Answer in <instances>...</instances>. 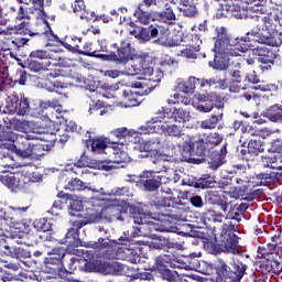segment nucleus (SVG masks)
Segmentation results:
<instances>
[{
	"label": "nucleus",
	"mask_w": 282,
	"mask_h": 282,
	"mask_svg": "<svg viewBox=\"0 0 282 282\" xmlns=\"http://www.w3.org/2000/svg\"><path fill=\"white\" fill-rule=\"evenodd\" d=\"M86 270L88 272H100L101 274H111V261L110 262H100L96 268H89V262H86Z\"/></svg>",
	"instance_id": "3c124183"
},
{
	"label": "nucleus",
	"mask_w": 282,
	"mask_h": 282,
	"mask_svg": "<svg viewBox=\"0 0 282 282\" xmlns=\"http://www.w3.org/2000/svg\"><path fill=\"white\" fill-rule=\"evenodd\" d=\"M65 191H98L96 187L89 186V184L80 181L79 178H72L64 185Z\"/></svg>",
	"instance_id": "a19ab883"
},
{
	"label": "nucleus",
	"mask_w": 282,
	"mask_h": 282,
	"mask_svg": "<svg viewBox=\"0 0 282 282\" xmlns=\"http://www.w3.org/2000/svg\"><path fill=\"white\" fill-rule=\"evenodd\" d=\"M93 193H99L100 195L111 196L115 197H132L133 194L131 188L123 186V187H115L110 192H105V188L100 187L99 189H93Z\"/></svg>",
	"instance_id": "58836bf2"
},
{
	"label": "nucleus",
	"mask_w": 282,
	"mask_h": 282,
	"mask_svg": "<svg viewBox=\"0 0 282 282\" xmlns=\"http://www.w3.org/2000/svg\"><path fill=\"white\" fill-rule=\"evenodd\" d=\"M228 151L226 149V145H224L220 149L219 155H218V160H215L213 162L209 163V167L213 171H217V169H219V166H221L223 164H226V155H227Z\"/></svg>",
	"instance_id": "603ef678"
},
{
	"label": "nucleus",
	"mask_w": 282,
	"mask_h": 282,
	"mask_svg": "<svg viewBox=\"0 0 282 282\" xmlns=\"http://www.w3.org/2000/svg\"><path fill=\"white\" fill-rule=\"evenodd\" d=\"M253 12L254 14H250ZM257 14H265V7L259 0H230L223 4L221 17L235 19H257L261 23L263 17Z\"/></svg>",
	"instance_id": "39448f33"
},
{
	"label": "nucleus",
	"mask_w": 282,
	"mask_h": 282,
	"mask_svg": "<svg viewBox=\"0 0 282 282\" xmlns=\"http://www.w3.org/2000/svg\"><path fill=\"white\" fill-rule=\"evenodd\" d=\"M68 85L61 80H50L45 79L42 83V89H46V91H56L58 94V89H67Z\"/></svg>",
	"instance_id": "de8ad7c7"
},
{
	"label": "nucleus",
	"mask_w": 282,
	"mask_h": 282,
	"mask_svg": "<svg viewBox=\"0 0 282 282\" xmlns=\"http://www.w3.org/2000/svg\"><path fill=\"white\" fill-rule=\"evenodd\" d=\"M30 210V206L26 207H14L10 206L7 209H0V219L4 220V224L9 228H19V219Z\"/></svg>",
	"instance_id": "a211bd4d"
},
{
	"label": "nucleus",
	"mask_w": 282,
	"mask_h": 282,
	"mask_svg": "<svg viewBox=\"0 0 282 282\" xmlns=\"http://www.w3.org/2000/svg\"><path fill=\"white\" fill-rule=\"evenodd\" d=\"M44 1L45 0H18L19 3H23L18 11V21H23V19L30 21V15L34 14V10H43Z\"/></svg>",
	"instance_id": "4be33fe9"
},
{
	"label": "nucleus",
	"mask_w": 282,
	"mask_h": 282,
	"mask_svg": "<svg viewBox=\"0 0 282 282\" xmlns=\"http://www.w3.org/2000/svg\"><path fill=\"white\" fill-rule=\"evenodd\" d=\"M216 109H218L217 115H214L210 119L202 121L200 127L203 129H215V127H217V122H221V119L224 118V112L221 111V109H224V102L216 105Z\"/></svg>",
	"instance_id": "37998d69"
},
{
	"label": "nucleus",
	"mask_w": 282,
	"mask_h": 282,
	"mask_svg": "<svg viewBox=\"0 0 282 282\" xmlns=\"http://www.w3.org/2000/svg\"><path fill=\"white\" fill-rule=\"evenodd\" d=\"M0 182L17 193L18 191H23V188H25V185L30 182V177L23 174L14 175L12 173H4L0 174Z\"/></svg>",
	"instance_id": "412c9836"
},
{
	"label": "nucleus",
	"mask_w": 282,
	"mask_h": 282,
	"mask_svg": "<svg viewBox=\"0 0 282 282\" xmlns=\"http://www.w3.org/2000/svg\"><path fill=\"white\" fill-rule=\"evenodd\" d=\"M108 94L104 95L105 98H116L121 101V107H138L140 105V96L138 93L124 87L121 83L113 84L108 87Z\"/></svg>",
	"instance_id": "9d476101"
},
{
	"label": "nucleus",
	"mask_w": 282,
	"mask_h": 282,
	"mask_svg": "<svg viewBox=\"0 0 282 282\" xmlns=\"http://www.w3.org/2000/svg\"><path fill=\"white\" fill-rule=\"evenodd\" d=\"M98 199H90V200H83L80 198H73L69 203V215L72 217H80V214L83 210L87 212L88 217H91L94 219V216L90 215V213H96V202Z\"/></svg>",
	"instance_id": "aec40b11"
},
{
	"label": "nucleus",
	"mask_w": 282,
	"mask_h": 282,
	"mask_svg": "<svg viewBox=\"0 0 282 282\" xmlns=\"http://www.w3.org/2000/svg\"><path fill=\"white\" fill-rule=\"evenodd\" d=\"M134 131L128 130L127 128H117L110 131V135L117 138L118 140H127V138H135Z\"/></svg>",
	"instance_id": "8fccbe9b"
},
{
	"label": "nucleus",
	"mask_w": 282,
	"mask_h": 282,
	"mask_svg": "<svg viewBox=\"0 0 282 282\" xmlns=\"http://www.w3.org/2000/svg\"><path fill=\"white\" fill-rule=\"evenodd\" d=\"M221 140H224V138L219 133L215 132L207 134L204 139V143L209 144L210 147H217V144H221Z\"/></svg>",
	"instance_id": "6e6d98bb"
},
{
	"label": "nucleus",
	"mask_w": 282,
	"mask_h": 282,
	"mask_svg": "<svg viewBox=\"0 0 282 282\" xmlns=\"http://www.w3.org/2000/svg\"><path fill=\"white\" fill-rule=\"evenodd\" d=\"M12 127L14 131H20V133H25L26 135L28 129L30 127V121L15 119L12 121Z\"/></svg>",
	"instance_id": "5fc2aeb1"
},
{
	"label": "nucleus",
	"mask_w": 282,
	"mask_h": 282,
	"mask_svg": "<svg viewBox=\"0 0 282 282\" xmlns=\"http://www.w3.org/2000/svg\"><path fill=\"white\" fill-rule=\"evenodd\" d=\"M258 257L261 260L251 274V280L253 282H268V274L279 265V262L274 260L273 253H268L261 248L258 249Z\"/></svg>",
	"instance_id": "1a4fd4ad"
},
{
	"label": "nucleus",
	"mask_w": 282,
	"mask_h": 282,
	"mask_svg": "<svg viewBox=\"0 0 282 282\" xmlns=\"http://www.w3.org/2000/svg\"><path fill=\"white\" fill-rule=\"evenodd\" d=\"M161 276L164 281L176 282L180 275L176 271H172L170 269H162Z\"/></svg>",
	"instance_id": "052dcab7"
},
{
	"label": "nucleus",
	"mask_w": 282,
	"mask_h": 282,
	"mask_svg": "<svg viewBox=\"0 0 282 282\" xmlns=\"http://www.w3.org/2000/svg\"><path fill=\"white\" fill-rule=\"evenodd\" d=\"M206 218L209 221H213V224H221V221H224L226 219L224 214H221L219 212H215V210H208L206 213Z\"/></svg>",
	"instance_id": "13d9d810"
},
{
	"label": "nucleus",
	"mask_w": 282,
	"mask_h": 282,
	"mask_svg": "<svg viewBox=\"0 0 282 282\" xmlns=\"http://www.w3.org/2000/svg\"><path fill=\"white\" fill-rule=\"evenodd\" d=\"M178 41L182 47H192L194 52H199L202 45V36L199 34L178 35Z\"/></svg>",
	"instance_id": "72a5a7b5"
},
{
	"label": "nucleus",
	"mask_w": 282,
	"mask_h": 282,
	"mask_svg": "<svg viewBox=\"0 0 282 282\" xmlns=\"http://www.w3.org/2000/svg\"><path fill=\"white\" fill-rule=\"evenodd\" d=\"M197 85H202V80H199V78H197V77L191 76L186 80L187 94H195V89H196Z\"/></svg>",
	"instance_id": "680f3d73"
},
{
	"label": "nucleus",
	"mask_w": 282,
	"mask_h": 282,
	"mask_svg": "<svg viewBox=\"0 0 282 282\" xmlns=\"http://www.w3.org/2000/svg\"><path fill=\"white\" fill-rule=\"evenodd\" d=\"M202 1L204 0H180V12H182L183 17L193 19L199 14L197 6H199Z\"/></svg>",
	"instance_id": "7c9ffc66"
},
{
	"label": "nucleus",
	"mask_w": 282,
	"mask_h": 282,
	"mask_svg": "<svg viewBox=\"0 0 282 282\" xmlns=\"http://www.w3.org/2000/svg\"><path fill=\"white\" fill-rule=\"evenodd\" d=\"M31 58H40L41 61H59L58 53L56 51H45V50H36L32 51L30 54Z\"/></svg>",
	"instance_id": "a18cd8bd"
},
{
	"label": "nucleus",
	"mask_w": 282,
	"mask_h": 282,
	"mask_svg": "<svg viewBox=\"0 0 282 282\" xmlns=\"http://www.w3.org/2000/svg\"><path fill=\"white\" fill-rule=\"evenodd\" d=\"M261 116L268 118L270 122H281L282 124V105L275 104L262 111Z\"/></svg>",
	"instance_id": "e433bc0d"
},
{
	"label": "nucleus",
	"mask_w": 282,
	"mask_h": 282,
	"mask_svg": "<svg viewBox=\"0 0 282 282\" xmlns=\"http://www.w3.org/2000/svg\"><path fill=\"white\" fill-rule=\"evenodd\" d=\"M162 148V141L160 137H153L151 139L144 140L140 139L138 133H134V147L135 151H140L141 153H150L148 155H155L158 153V149Z\"/></svg>",
	"instance_id": "6ab92c4d"
},
{
	"label": "nucleus",
	"mask_w": 282,
	"mask_h": 282,
	"mask_svg": "<svg viewBox=\"0 0 282 282\" xmlns=\"http://www.w3.org/2000/svg\"><path fill=\"white\" fill-rule=\"evenodd\" d=\"M214 268L218 274L217 282H240L246 274V264L239 260H234L232 271L221 259L215 262Z\"/></svg>",
	"instance_id": "0eeeda50"
},
{
	"label": "nucleus",
	"mask_w": 282,
	"mask_h": 282,
	"mask_svg": "<svg viewBox=\"0 0 282 282\" xmlns=\"http://www.w3.org/2000/svg\"><path fill=\"white\" fill-rule=\"evenodd\" d=\"M247 45H249V47L246 52H249V54H253V56H258L256 57V61H258V63H261L262 65H272V63H274V53H272V51H269L263 46L250 48L252 47V44Z\"/></svg>",
	"instance_id": "cd10ccee"
},
{
	"label": "nucleus",
	"mask_w": 282,
	"mask_h": 282,
	"mask_svg": "<svg viewBox=\"0 0 282 282\" xmlns=\"http://www.w3.org/2000/svg\"><path fill=\"white\" fill-rule=\"evenodd\" d=\"M235 225L231 223H226L223 225V231L219 237V247L221 252H227L228 254H238L239 248L237 247V235H235Z\"/></svg>",
	"instance_id": "ddd939ff"
},
{
	"label": "nucleus",
	"mask_w": 282,
	"mask_h": 282,
	"mask_svg": "<svg viewBox=\"0 0 282 282\" xmlns=\"http://www.w3.org/2000/svg\"><path fill=\"white\" fill-rule=\"evenodd\" d=\"M254 89H258L259 91H276L279 86L274 84H259L254 87Z\"/></svg>",
	"instance_id": "69168bd1"
},
{
	"label": "nucleus",
	"mask_w": 282,
	"mask_h": 282,
	"mask_svg": "<svg viewBox=\"0 0 282 282\" xmlns=\"http://www.w3.org/2000/svg\"><path fill=\"white\" fill-rule=\"evenodd\" d=\"M140 181L137 182V186L142 191L153 193L160 188V181L153 172L145 170L139 175Z\"/></svg>",
	"instance_id": "5701e85b"
},
{
	"label": "nucleus",
	"mask_w": 282,
	"mask_h": 282,
	"mask_svg": "<svg viewBox=\"0 0 282 282\" xmlns=\"http://www.w3.org/2000/svg\"><path fill=\"white\" fill-rule=\"evenodd\" d=\"M155 43L163 47H177L180 46V35H174L171 39L161 37L155 40Z\"/></svg>",
	"instance_id": "864d4df0"
},
{
	"label": "nucleus",
	"mask_w": 282,
	"mask_h": 282,
	"mask_svg": "<svg viewBox=\"0 0 282 282\" xmlns=\"http://www.w3.org/2000/svg\"><path fill=\"white\" fill-rule=\"evenodd\" d=\"M216 34L217 37L214 44L215 58L214 62H209V67L224 72V69H228L230 63L234 67L238 68L246 65L243 54H246L250 47V45L246 44L248 35L246 40L229 37L224 26L216 28Z\"/></svg>",
	"instance_id": "f03ea898"
},
{
	"label": "nucleus",
	"mask_w": 282,
	"mask_h": 282,
	"mask_svg": "<svg viewBox=\"0 0 282 282\" xmlns=\"http://www.w3.org/2000/svg\"><path fill=\"white\" fill-rule=\"evenodd\" d=\"M263 169H272L273 171H282V154L275 153L262 158Z\"/></svg>",
	"instance_id": "c9c22d12"
},
{
	"label": "nucleus",
	"mask_w": 282,
	"mask_h": 282,
	"mask_svg": "<svg viewBox=\"0 0 282 282\" xmlns=\"http://www.w3.org/2000/svg\"><path fill=\"white\" fill-rule=\"evenodd\" d=\"M216 87V89H228L230 82L226 78V75H219L209 79H200V87Z\"/></svg>",
	"instance_id": "f704fd0d"
},
{
	"label": "nucleus",
	"mask_w": 282,
	"mask_h": 282,
	"mask_svg": "<svg viewBox=\"0 0 282 282\" xmlns=\"http://www.w3.org/2000/svg\"><path fill=\"white\" fill-rule=\"evenodd\" d=\"M235 182L237 184L236 188L239 193H246V191H248V181L241 177H236Z\"/></svg>",
	"instance_id": "0e129e2a"
},
{
	"label": "nucleus",
	"mask_w": 282,
	"mask_h": 282,
	"mask_svg": "<svg viewBox=\"0 0 282 282\" xmlns=\"http://www.w3.org/2000/svg\"><path fill=\"white\" fill-rule=\"evenodd\" d=\"M73 12L76 17H79L82 21H94L96 19V12L87 9L83 0H75Z\"/></svg>",
	"instance_id": "2f4dec72"
},
{
	"label": "nucleus",
	"mask_w": 282,
	"mask_h": 282,
	"mask_svg": "<svg viewBox=\"0 0 282 282\" xmlns=\"http://www.w3.org/2000/svg\"><path fill=\"white\" fill-rule=\"evenodd\" d=\"M126 74L127 76H148V78L137 77L141 82L133 85L135 89H145V94H151L158 87V83L164 78L162 70H155L153 66L147 64L141 65V67L132 66V69H129Z\"/></svg>",
	"instance_id": "423d86ee"
},
{
	"label": "nucleus",
	"mask_w": 282,
	"mask_h": 282,
	"mask_svg": "<svg viewBox=\"0 0 282 282\" xmlns=\"http://www.w3.org/2000/svg\"><path fill=\"white\" fill-rule=\"evenodd\" d=\"M130 34L134 36V39L139 40V43H149L151 39H155L158 36L159 31L156 28L150 26V28H142L137 26L132 31H130Z\"/></svg>",
	"instance_id": "c756f323"
},
{
	"label": "nucleus",
	"mask_w": 282,
	"mask_h": 282,
	"mask_svg": "<svg viewBox=\"0 0 282 282\" xmlns=\"http://www.w3.org/2000/svg\"><path fill=\"white\" fill-rule=\"evenodd\" d=\"M95 56L96 58H101L102 61H113L115 63L127 65V63L135 58V50L131 47L130 40H122L120 43V47H118L117 50V54H97Z\"/></svg>",
	"instance_id": "f8f14e48"
},
{
	"label": "nucleus",
	"mask_w": 282,
	"mask_h": 282,
	"mask_svg": "<svg viewBox=\"0 0 282 282\" xmlns=\"http://www.w3.org/2000/svg\"><path fill=\"white\" fill-rule=\"evenodd\" d=\"M13 151L20 158H24L26 160H39V158H43L45 145L41 143L33 144L30 141L25 142V139H22L20 143L13 144Z\"/></svg>",
	"instance_id": "2eb2a0df"
},
{
	"label": "nucleus",
	"mask_w": 282,
	"mask_h": 282,
	"mask_svg": "<svg viewBox=\"0 0 282 282\" xmlns=\"http://www.w3.org/2000/svg\"><path fill=\"white\" fill-rule=\"evenodd\" d=\"M203 141L196 142H185L183 144L182 155L185 162H189V164H202L204 155H206V145Z\"/></svg>",
	"instance_id": "dca6fc26"
},
{
	"label": "nucleus",
	"mask_w": 282,
	"mask_h": 282,
	"mask_svg": "<svg viewBox=\"0 0 282 282\" xmlns=\"http://www.w3.org/2000/svg\"><path fill=\"white\" fill-rule=\"evenodd\" d=\"M145 8L144 3H139L133 12L134 19H137L139 23H142V25H149L151 21H156L155 11H147Z\"/></svg>",
	"instance_id": "473e14b6"
},
{
	"label": "nucleus",
	"mask_w": 282,
	"mask_h": 282,
	"mask_svg": "<svg viewBox=\"0 0 282 282\" xmlns=\"http://www.w3.org/2000/svg\"><path fill=\"white\" fill-rule=\"evenodd\" d=\"M164 135H170V138H183L184 133V126L166 124Z\"/></svg>",
	"instance_id": "09e8293b"
},
{
	"label": "nucleus",
	"mask_w": 282,
	"mask_h": 282,
	"mask_svg": "<svg viewBox=\"0 0 282 282\" xmlns=\"http://www.w3.org/2000/svg\"><path fill=\"white\" fill-rule=\"evenodd\" d=\"M85 226V223L83 220H75L74 226L68 229L66 232V236L64 240H62V243H67L70 248H78L80 246V238L78 236V230Z\"/></svg>",
	"instance_id": "c85d7f7f"
},
{
	"label": "nucleus",
	"mask_w": 282,
	"mask_h": 282,
	"mask_svg": "<svg viewBox=\"0 0 282 282\" xmlns=\"http://www.w3.org/2000/svg\"><path fill=\"white\" fill-rule=\"evenodd\" d=\"M225 219H230L231 221H237V224H239L241 219H243V214L238 212L237 208H230Z\"/></svg>",
	"instance_id": "e2e57ef3"
},
{
	"label": "nucleus",
	"mask_w": 282,
	"mask_h": 282,
	"mask_svg": "<svg viewBox=\"0 0 282 282\" xmlns=\"http://www.w3.org/2000/svg\"><path fill=\"white\" fill-rule=\"evenodd\" d=\"M111 111V106L105 104L102 100H97L96 102L93 101L88 109L89 116H107Z\"/></svg>",
	"instance_id": "ea45409f"
},
{
	"label": "nucleus",
	"mask_w": 282,
	"mask_h": 282,
	"mask_svg": "<svg viewBox=\"0 0 282 282\" xmlns=\"http://www.w3.org/2000/svg\"><path fill=\"white\" fill-rule=\"evenodd\" d=\"M169 263V258L166 256H159L155 258V265L158 268V270H166V264Z\"/></svg>",
	"instance_id": "338daca9"
},
{
	"label": "nucleus",
	"mask_w": 282,
	"mask_h": 282,
	"mask_svg": "<svg viewBox=\"0 0 282 282\" xmlns=\"http://www.w3.org/2000/svg\"><path fill=\"white\" fill-rule=\"evenodd\" d=\"M152 210H158L152 214H139L132 218L133 224L138 227H133L130 236L124 234L123 237H142L149 232H173V219L175 221H184L188 207L182 198L170 197L163 198L158 204L152 205ZM149 230V232H147Z\"/></svg>",
	"instance_id": "f257e3e1"
},
{
	"label": "nucleus",
	"mask_w": 282,
	"mask_h": 282,
	"mask_svg": "<svg viewBox=\"0 0 282 282\" xmlns=\"http://www.w3.org/2000/svg\"><path fill=\"white\" fill-rule=\"evenodd\" d=\"M147 158H150V162H152L153 170H150V172H152L153 175H155V173H167L171 169V159L160 152H154V154L147 155Z\"/></svg>",
	"instance_id": "b1692460"
},
{
	"label": "nucleus",
	"mask_w": 282,
	"mask_h": 282,
	"mask_svg": "<svg viewBox=\"0 0 282 282\" xmlns=\"http://www.w3.org/2000/svg\"><path fill=\"white\" fill-rule=\"evenodd\" d=\"M126 273H127V265L117 261H111L110 274H115L116 276H122V274H126Z\"/></svg>",
	"instance_id": "4d7b16f0"
},
{
	"label": "nucleus",
	"mask_w": 282,
	"mask_h": 282,
	"mask_svg": "<svg viewBox=\"0 0 282 282\" xmlns=\"http://www.w3.org/2000/svg\"><path fill=\"white\" fill-rule=\"evenodd\" d=\"M40 107H41V109H50V107L55 109V107H58V100L53 99V100H47V101H41Z\"/></svg>",
	"instance_id": "774afa93"
},
{
	"label": "nucleus",
	"mask_w": 282,
	"mask_h": 282,
	"mask_svg": "<svg viewBox=\"0 0 282 282\" xmlns=\"http://www.w3.org/2000/svg\"><path fill=\"white\" fill-rule=\"evenodd\" d=\"M173 6H175V0H165L163 6L159 7L163 11H155V21H161L162 23L171 24L175 21V12H173Z\"/></svg>",
	"instance_id": "bb28decb"
},
{
	"label": "nucleus",
	"mask_w": 282,
	"mask_h": 282,
	"mask_svg": "<svg viewBox=\"0 0 282 282\" xmlns=\"http://www.w3.org/2000/svg\"><path fill=\"white\" fill-rule=\"evenodd\" d=\"M46 129L39 123V121H29L26 134H18L13 131L4 132V140L13 142V144L21 143V140L30 142V140H45Z\"/></svg>",
	"instance_id": "9b49d317"
},
{
	"label": "nucleus",
	"mask_w": 282,
	"mask_h": 282,
	"mask_svg": "<svg viewBox=\"0 0 282 282\" xmlns=\"http://www.w3.org/2000/svg\"><path fill=\"white\" fill-rule=\"evenodd\" d=\"M259 153H263V144L261 143V140L257 139H251L247 148L241 147L240 149V154L247 162H252Z\"/></svg>",
	"instance_id": "a878e982"
},
{
	"label": "nucleus",
	"mask_w": 282,
	"mask_h": 282,
	"mask_svg": "<svg viewBox=\"0 0 282 282\" xmlns=\"http://www.w3.org/2000/svg\"><path fill=\"white\" fill-rule=\"evenodd\" d=\"M8 254L12 257V259H18V261H22L23 259H30V251L21 248V247H7Z\"/></svg>",
	"instance_id": "49530a36"
},
{
	"label": "nucleus",
	"mask_w": 282,
	"mask_h": 282,
	"mask_svg": "<svg viewBox=\"0 0 282 282\" xmlns=\"http://www.w3.org/2000/svg\"><path fill=\"white\" fill-rule=\"evenodd\" d=\"M124 147V141L121 142H109V139L95 138L93 140L86 141V148L95 155H100L102 153H109L108 162H101L95 165L94 169H99L101 171H113V169H124V163L129 162V154L122 150Z\"/></svg>",
	"instance_id": "7ed1b4c3"
},
{
	"label": "nucleus",
	"mask_w": 282,
	"mask_h": 282,
	"mask_svg": "<svg viewBox=\"0 0 282 282\" xmlns=\"http://www.w3.org/2000/svg\"><path fill=\"white\" fill-rule=\"evenodd\" d=\"M46 269L47 272L59 273L61 279H65V272L61 271L63 268V257H65V249L63 247H56L47 251Z\"/></svg>",
	"instance_id": "f3484780"
},
{
	"label": "nucleus",
	"mask_w": 282,
	"mask_h": 282,
	"mask_svg": "<svg viewBox=\"0 0 282 282\" xmlns=\"http://www.w3.org/2000/svg\"><path fill=\"white\" fill-rule=\"evenodd\" d=\"M230 76H231V84L229 86V91L237 94L240 91V89H245V87L241 86V83L246 80V75H243L241 70H232L230 72Z\"/></svg>",
	"instance_id": "79ce46f5"
},
{
	"label": "nucleus",
	"mask_w": 282,
	"mask_h": 282,
	"mask_svg": "<svg viewBox=\"0 0 282 282\" xmlns=\"http://www.w3.org/2000/svg\"><path fill=\"white\" fill-rule=\"evenodd\" d=\"M8 111H3V113H17L18 116H26L28 111H30V101L28 98L21 97V99L12 98L7 101Z\"/></svg>",
	"instance_id": "393cba45"
},
{
	"label": "nucleus",
	"mask_w": 282,
	"mask_h": 282,
	"mask_svg": "<svg viewBox=\"0 0 282 282\" xmlns=\"http://www.w3.org/2000/svg\"><path fill=\"white\" fill-rule=\"evenodd\" d=\"M122 200L111 199L107 207L102 206V200H95V213L93 215L94 221L104 219V221H116L122 219Z\"/></svg>",
	"instance_id": "6e6552de"
},
{
	"label": "nucleus",
	"mask_w": 282,
	"mask_h": 282,
	"mask_svg": "<svg viewBox=\"0 0 282 282\" xmlns=\"http://www.w3.org/2000/svg\"><path fill=\"white\" fill-rule=\"evenodd\" d=\"M166 120H169V108L162 107L158 110L156 117H153L144 126L139 128L140 133H165Z\"/></svg>",
	"instance_id": "4468645a"
},
{
	"label": "nucleus",
	"mask_w": 282,
	"mask_h": 282,
	"mask_svg": "<svg viewBox=\"0 0 282 282\" xmlns=\"http://www.w3.org/2000/svg\"><path fill=\"white\" fill-rule=\"evenodd\" d=\"M197 98L199 104H194L197 111H200V113H208L213 111V99H210V96L197 95Z\"/></svg>",
	"instance_id": "c03bdc74"
},
{
	"label": "nucleus",
	"mask_w": 282,
	"mask_h": 282,
	"mask_svg": "<svg viewBox=\"0 0 282 282\" xmlns=\"http://www.w3.org/2000/svg\"><path fill=\"white\" fill-rule=\"evenodd\" d=\"M34 227L40 232H50L52 230V224L47 221L45 218H41L34 223Z\"/></svg>",
	"instance_id": "bf43d9fd"
},
{
	"label": "nucleus",
	"mask_w": 282,
	"mask_h": 282,
	"mask_svg": "<svg viewBox=\"0 0 282 282\" xmlns=\"http://www.w3.org/2000/svg\"><path fill=\"white\" fill-rule=\"evenodd\" d=\"M116 248L115 252L110 256L111 259H119L121 261H128L129 263H140V254L142 250L140 247L131 243L129 237L121 236L118 240L106 238H99L97 242H94L93 248Z\"/></svg>",
	"instance_id": "20e7f679"
},
{
	"label": "nucleus",
	"mask_w": 282,
	"mask_h": 282,
	"mask_svg": "<svg viewBox=\"0 0 282 282\" xmlns=\"http://www.w3.org/2000/svg\"><path fill=\"white\" fill-rule=\"evenodd\" d=\"M169 118L174 122L186 123L191 121V112L183 108H169Z\"/></svg>",
	"instance_id": "4c0bfd02"
}]
</instances>
